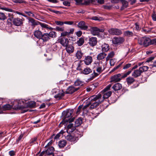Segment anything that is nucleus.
I'll list each match as a JSON object with an SVG mask.
<instances>
[{
	"mask_svg": "<svg viewBox=\"0 0 156 156\" xmlns=\"http://www.w3.org/2000/svg\"><path fill=\"white\" fill-rule=\"evenodd\" d=\"M73 112L74 110L73 109L71 110L69 109H67L62 112V114L64 119L59 124V127H61L62 125L64 124L65 125H66L68 122H71L73 121L74 118L70 119Z\"/></svg>",
	"mask_w": 156,
	"mask_h": 156,
	"instance_id": "f257e3e1",
	"label": "nucleus"
},
{
	"mask_svg": "<svg viewBox=\"0 0 156 156\" xmlns=\"http://www.w3.org/2000/svg\"><path fill=\"white\" fill-rule=\"evenodd\" d=\"M102 95L101 94H98L96 96H93L89 99L90 100L91 103L93 101L95 102L91 104L90 109H92L96 108L103 101V100L101 98Z\"/></svg>",
	"mask_w": 156,
	"mask_h": 156,
	"instance_id": "f03ea898",
	"label": "nucleus"
},
{
	"mask_svg": "<svg viewBox=\"0 0 156 156\" xmlns=\"http://www.w3.org/2000/svg\"><path fill=\"white\" fill-rule=\"evenodd\" d=\"M36 103L34 101H29L27 103L26 107L21 105L19 103L16 106H15L14 108L16 110H20L22 111L21 113H24L28 111V108H32L36 106Z\"/></svg>",
	"mask_w": 156,
	"mask_h": 156,
	"instance_id": "7ed1b4c3",
	"label": "nucleus"
},
{
	"mask_svg": "<svg viewBox=\"0 0 156 156\" xmlns=\"http://www.w3.org/2000/svg\"><path fill=\"white\" fill-rule=\"evenodd\" d=\"M130 72H127L124 73H119L114 75L111 76V82H116L119 81L122 79L126 77L129 74Z\"/></svg>",
	"mask_w": 156,
	"mask_h": 156,
	"instance_id": "20e7f679",
	"label": "nucleus"
},
{
	"mask_svg": "<svg viewBox=\"0 0 156 156\" xmlns=\"http://www.w3.org/2000/svg\"><path fill=\"white\" fill-rule=\"evenodd\" d=\"M149 67L147 66L140 67L138 69L135 70L133 72L132 76L135 78H137L140 76L142 73L147 71Z\"/></svg>",
	"mask_w": 156,
	"mask_h": 156,
	"instance_id": "39448f33",
	"label": "nucleus"
},
{
	"mask_svg": "<svg viewBox=\"0 0 156 156\" xmlns=\"http://www.w3.org/2000/svg\"><path fill=\"white\" fill-rule=\"evenodd\" d=\"M151 39L148 37L144 36L139 38L138 43L139 44L144 47H147L150 45Z\"/></svg>",
	"mask_w": 156,
	"mask_h": 156,
	"instance_id": "423d86ee",
	"label": "nucleus"
},
{
	"mask_svg": "<svg viewBox=\"0 0 156 156\" xmlns=\"http://www.w3.org/2000/svg\"><path fill=\"white\" fill-rule=\"evenodd\" d=\"M50 39L49 35L48 33H44L41 37V39L37 41V44L40 46H43L46 44L45 42Z\"/></svg>",
	"mask_w": 156,
	"mask_h": 156,
	"instance_id": "0eeeda50",
	"label": "nucleus"
},
{
	"mask_svg": "<svg viewBox=\"0 0 156 156\" xmlns=\"http://www.w3.org/2000/svg\"><path fill=\"white\" fill-rule=\"evenodd\" d=\"M109 34L117 36L120 35L122 34V30L116 28H112L108 30Z\"/></svg>",
	"mask_w": 156,
	"mask_h": 156,
	"instance_id": "6e6552de",
	"label": "nucleus"
},
{
	"mask_svg": "<svg viewBox=\"0 0 156 156\" xmlns=\"http://www.w3.org/2000/svg\"><path fill=\"white\" fill-rule=\"evenodd\" d=\"M77 27L81 30H88V24L83 21H81L77 25Z\"/></svg>",
	"mask_w": 156,
	"mask_h": 156,
	"instance_id": "1a4fd4ad",
	"label": "nucleus"
},
{
	"mask_svg": "<svg viewBox=\"0 0 156 156\" xmlns=\"http://www.w3.org/2000/svg\"><path fill=\"white\" fill-rule=\"evenodd\" d=\"M54 148L52 147H49L47 150L44 151V154H45V156H54Z\"/></svg>",
	"mask_w": 156,
	"mask_h": 156,
	"instance_id": "9d476101",
	"label": "nucleus"
},
{
	"mask_svg": "<svg viewBox=\"0 0 156 156\" xmlns=\"http://www.w3.org/2000/svg\"><path fill=\"white\" fill-rule=\"evenodd\" d=\"M28 19L29 23L33 28L34 27L36 26L39 24V22L35 20L33 18L29 17Z\"/></svg>",
	"mask_w": 156,
	"mask_h": 156,
	"instance_id": "9b49d317",
	"label": "nucleus"
},
{
	"mask_svg": "<svg viewBox=\"0 0 156 156\" xmlns=\"http://www.w3.org/2000/svg\"><path fill=\"white\" fill-rule=\"evenodd\" d=\"M58 40V42H60L63 46H67L69 44V41L68 38L65 37H62L59 38Z\"/></svg>",
	"mask_w": 156,
	"mask_h": 156,
	"instance_id": "f8f14e48",
	"label": "nucleus"
},
{
	"mask_svg": "<svg viewBox=\"0 0 156 156\" xmlns=\"http://www.w3.org/2000/svg\"><path fill=\"white\" fill-rule=\"evenodd\" d=\"M12 23L14 25L17 26L22 25L23 24V19L19 18H14L13 19Z\"/></svg>",
	"mask_w": 156,
	"mask_h": 156,
	"instance_id": "ddd939ff",
	"label": "nucleus"
},
{
	"mask_svg": "<svg viewBox=\"0 0 156 156\" xmlns=\"http://www.w3.org/2000/svg\"><path fill=\"white\" fill-rule=\"evenodd\" d=\"M124 40V38L122 37H115L114 38L113 42L114 44H120L122 43Z\"/></svg>",
	"mask_w": 156,
	"mask_h": 156,
	"instance_id": "4468645a",
	"label": "nucleus"
},
{
	"mask_svg": "<svg viewBox=\"0 0 156 156\" xmlns=\"http://www.w3.org/2000/svg\"><path fill=\"white\" fill-rule=\"evenodd\" d=\"M79 89V87L75 88L73 86H70L67 89L66 91V93L68 94H72L75 91H77Z\"/></svg>",
	"mask_w": 156,
	"mask_h": 156,
	"instance_id": "2eb2a0df",
	"label": "nucleus"
},
{
	"mask_svg": "<svg viewBox=\"0 0 156 156\" xmlns=\"http://www.w3.org/2000/svg\"><path fill=\"white\" fill-rule=\"evenodd\" d=\"M76 127L74 126L73 123H70L69 124L67 127V132L69 134H70L73 132L76 129Z\"/></svg>",
	"mask_w": 156,
	"mask_h": 156,
	"instance_id": "dca6fc26",
	"label": "nucleus"
},
{
	"mask_svg": "<svg viewBox=\"0 0 156 156\" xmlns=\"http://www.w3.org/2000/svg\"><path fill=\"white\" fill-rule=\"evenodd\" d=\"M97 43L96 37H92L89 40L88 43L91 46H94L96 45Z\"/></svg>",
	"mask_w": 156,
	"mask_h": 156,
	"instance_id": "f3484780",
	"label": "nucleus"
},
{
	"mask_svg": "<svg viewBox=\"0 0 156 156\" xmlns=\"http://www.w3.org/2000/svg\"><path fill=\"white\" fill-rule=\"evenodd\" d=\"M83 61L86 65H88L90 64L92 62V58L91 56H85Z\"/></svg>",
	"mask_w": 156,
	"mask_h": 156,
	"instance_id": "a211bd4d",
	"label": "nucleus"
},
{
	"mask_svg": "<svg viewBox=\"0 0 156 156\" xmlns=\"http://www.w3.org/2000/svg\"><path fill=\"white\" fill-rule=\"evenodd\" d=\"M111 91H109L107 92H103L101 93V92L99 94H101L102 96L101 98L104 100L105 99H107L112 94Z\"/></svg>",
	"mask_w": 156,
	"mask_h": 156,
	"instance_id": "6ab92c4d",
	"label": "nucleus"
},
{
	"mask_svg": "<svg viewBox=\"0 0 156 156\" xmlns=\"http://www.w3.org/2000/svg\"><path fill=\"white\" fill-rule=\"evenodd\" d=\"M65 138L67 140L71 142H76L77 141V138L76 137L72 136L70 134L67 135Z\"/></svg>",
	"mask_w": 156,
	"mask_h": 156,
	"instance_id": "aec40b11",
	"label": "nucleus"
},
{
	"mask_svg": "<svg viewBox=\"0 0 156 156\" xmlns=\"http://www.w3.org/2000/svg\"><path fill=\"white\" fill-rule=\"evenodd\" d=\"M83 60H80L78 64L77 67L76 68V69L77 71H80V72L81 73V71H82V68H83Z\"/></svg>",
	"mask_w": 156,
	"mask_h": 156,
	"instance_id": "412c9836",
	"label": "nucleus"
},
{
	"mask_svg": "<svg viewBox=\"0 0 156 156\" xmlns=\"http://www.w3.org/2000/svg\"><path fill=\"white\" fill-rule=\"evenodd\" d=\"M64 95L65 92L62 90L61 91H60L58 94H56L54 97L57 99L60 100Z\"/></svg>",
	"mask_w": 156,
	"mask_h": 156,
	"instance_id": "4be33fe9",
	"label": "nucleus"
},
{
	"mask_svg": "<svg viewBox=\"0 0 156 156\" xmlns=\"http://www.w3.org/2000/svg\"><path fill=\"white\" fill-rule=\"evenodd\" d=\"M90 30L94 35H98V28L96 27H91Z\"/></svg>",
	"mask_w": 156,
	"mask_h": 156,
	"instance_id": "5701e85b",
	"label": "nucleus"
},
{
	"mask_svg": "<svg viewBox=\"0 0 156 156\" xmlns=\"http://www.w3.org/2000/svg\"><path fill=\"white\" fill-rule=\"evenodd\" d=\"M92 70L89 67H87L81 71V74H83L85 75H88L92 72Z\"/></svg>",
	"mask_w": 156,
	"mask_h": 156,
	"instance_id": "b1692460",
	"label": "nucleus"
},
{
	"mask_svg": "<svg viewBox=\"0 0 156 156\" xmlns=\"http://www.w3.org/2000/svg\"><path fill=\"white\" fill-rule=\"evenodd\" d=\"M112 88L115 91L120 90L122 88V84L119 83L115 84L112 87Z\"/></svg>",
	"mask_w": 156,
	"mask_h": 156,
	"instance_id": "393cba45",
	"label": "nucleus"
},
{
	"mask_svg": "<svg viewBox=\"0 0 156 156\" xmlns=\"http://www.w3.org/2000/svg\"><path fill=\"white\" fill-rule=\"evenodd\" d=\"M66 47V50L68 53L71 54L74 51V48L72 45L68 44L67 46Z\"/></svg>",
	"mask_w": 156,
	"mask_h": 156,
	"instance_id": "a878e982",
	"label": "nucleus"
},
{
	"mask_svg": "<svg viewBox=\"0 0 156 156\" xmlns=\"http://www.w3.org/2000/svg\"><path fill=\"white\" fill-rule=\"evenodd\" d=\"M34 35L35 37L39 39L41 38L42 34L40 31L37 30L34 32Z\"/></svg>",
	"mask_w": 156,
	"mask_h": 156,
	"instance_id": "bb28decb",
	"label": "nucleus"
},
{
	"mask_svg": "<svg viewBox=\"0 0 156 156\" xmlns=\"http://www.w3.org/2000/svg\"><path fill=\"white\" fill-rule=\"evenodd\" d=\"M101 50L103 52L107 51L109 49V45L106 44H104L101 46Z\"/></svg>",
	"mask_w": 156,
	"mask_h": 156,
	"instance_id": "cd10ccee",
	"label": "nucleus"
},
{
	"mask_svg": "<svg viewBox=\"0 0 156 156\" xmlns=\"http://www.w3.org/2000/svg\"><path fill=\"white\" fill-rule=\"evenodd\" d=\"M135 81V80L134 78L131 76L127 77L126 79V81L127 84L128 85H130L133 83Z\"/></svg>",
	"mask_w": 156,
	"mask_h": 156,
	"instance_id": "c85d7f7f",
	"label": "nucleus"
},
{
	"mask_svg": "<svg viewBox=\"0 0 156 156\" xmlns=\"http://www.w3.org/2000/svg\"><path fill=\"white\" fill-rule=\"evenodd\" d=\"M107 54L104 52H101L99 54L97 57L98 60H100L104 58L106 56Z\"/></svg>",
	"mask_w": 156,
	"mask_h": 156,
	"instance_id": "c756f323",
	"label": "nucleus"
},
{
	"mask_svg": "<svg viewBox=\"0 0 156 156\" xmlns=\"http://www.w3.org/2000/svg\"><path fill=\"white\" fill-rule=\"evenodd\" d=\"M66 141L65 140H60L58 143V145L59 147L62 148L64 147L66 145Z\"/></svg>",
	"mask_w": 156,
	"mask_h": 156,
	"instance_id": "7c9ffc66",
	"label": "nucleus"
},
{
	"mask_svg": "<svg viewBox=\"0 0 156 156\" xmlns=\"http://www.w3.org/2000/svg\"><path fill=\"white\" fill-rule=\"evenodd\" d=\"M82 123V120L81 118H78L77 119L75 122V126L76 127H77L80 126Z\"/></svg>",
	"mask_w": 156,
	"mask_h": 156,
	"instance_id": "2f4dec72",
	"label": "nucleus"
},
{
	"mask_svg": "<svg viewBox=\"0 0 156 156\" xmlns=\"http://www.w3.org/2000/svg\"><path fill=\"white\" fill-rule=\"evenodd\" d=\"M124 35L125 36L130 37L133 36V34L132 31H126L124 32Z\"/></svg>",
	"mask_w": 156,
	"mask_h": 156,
	"instance_id": "473e14b6",
	"label": "nucleus"
},
{
	"mask_svg": "<svg viewBox=\"0 0 156 156\" xmlns=\"http://www.w3.org/2000/svg\"><path fill=\"white\" fill-rule=\"evenodd\" d=\"M12 108V106L9 104L4 105L2 107V109L3 110H9Z\"/></svg>",
	"mask_w": 156,
	"mask_h": 156,
	"instance_id": "72a5a7b5",
	"label": "nucleus"
},
{
	"mask_svg": "<svg viewBox=\"0 0 156 156\" xmlns=\"http://www.w3.org/2000/svg\"><path fill=\"white\" fill-rule=\"evenodd\" d=\"M99 75V74L96 73L95 72V71H94L93 73L91 74V76H90L89 79H88L89 80H92L95 77Z\"/></svg>",
	"mask_w": 156,
	"mask_h": 156,
	"instance_id": "f704fd0d",
	"label": "nucleus"
},
{
	"mask_svg": "<svg viewBox=\"0 0 156 156\" xmlns=\"http://www.w3.org/2000/svg\"><path fill=\"white\" fill-rule=\"evenodd\" d=\"M99 75V74L96 73L95 72V71H94L93 73L91 74V76H90L89 79H88L89 80H92L95 77Z\"/></svg>",
	"mask_w": 156,
	"mask_h": 156,
	"instance_id": "c9c22d12",
	"label": "nucleus"
},
{
	"mask_svg": "<svg viewBox=\"0 0 156 156\" xmlns=\"http://www.w3.org/2000/svg\"><path fill=\"white\" fill-rule=\"evenodd\" d=\"M120 1L122 5V7L126 8L128 7L129 3L126 0H120Z\"/></svg>",
	"mask_w": 156,
	"mask_h": 156,
	"instance_id": "e433bc0d",
	"label": "nucleus"
},
{
	"mask_svg": "<svg viewBox=\"0 0 156 156\" xmlns=\"http://www.w3.org/2000/svg\"><path fill=\"white\" fill-rule=\"evenodd\" d=\"M84 43V39L82 37H80L77 42V43L79 46L82 45Z\"/></svg>",
	"mask_w": 156,
	"mask_h": 156,
	"instance_id": "4c0bfd02",
	"label": "nucleus"
},
{
	"mask_svg": "<svg viewBox=\"0 0 156 156\" xmlns=\"http://www.w3.org/2000/svg\"><path fill=\"white\" fill-rule=\"evenodd\" d=\"M39 24L43 28H46V29H49L50 30H51L52 29V28L51 27H49V26L44 23H41L39 22Z\"/></svg>",
	"mask_w": 156,
	"mask_h": 156,
	"instance_id": "58836bf2",
	"label": "nucleus"
},
{
	"mask_svg": "<svg viewBox=\"0 0 156 156\" xmlns=\"http://www.w3.org/2000/svg\"><path fill=\"white\" fill-rule=\"evenodd\" d=\"M83 55V53L80 51H77L76 54V56L77 58L80 59Z\"/></svg>",
	"mask_w": 156,
	"mask_h": 156,
	"instance_id": "ea45409f",
	"label": "nucleus"
},
{
	"mask_svg": "<svg viewBox=\"0 0 156 156\" xmlns=\"http://www.w3.org/2000/svg\"><path fill=\"white\" fill-rule=\"evenodd\" d=\"M115 53L113 51L110 52L108 54V56L106 57V60L107 61L109 60L110 58L113 57Z\"/></svg>",
	"mask_w": 156,
	"mask_h": 156,
	"instance_id": "a19ab883",
	"label": "nucleus"
},
{
	"mask_svg": "<svg viewBox=\"0 0 156 156\" xmlns=\"http://www.w3.org/2000/svg\"><path fill=\"white\" fill-rule=\"evenodd\" d=\"M83 82L81 81L79 79H77L74 83V84L76 86L82 85Z\"/></svg>",
	"mask_w": 156,
	"mask_h": 156,
	"instance_id": "79ce46f5",
	"label": "nucleus"
},
{
	"mask_svg": "<svg viewBox=\"0 0 156 156\" xmlns=\"http://www.w3.org/2000/svg\"><path fill=\"white\" fill-rule=\"evenodd\" d=\"M51 48L53 51H56L58 49V47L57 44L55 43L51 46Z\"/></svg>",
	"mask_w": 156,
	"mask_h": 156,
	"instance_id": "37998d69",
	"label": "nucleus"
},
{
	"mask_svg": "<svg viewBox=\"0 0 156 156\" xmlns=\"http://www.w3.org/2000/svg\"><path fill=\"white\" fill-rule=\"evenodd\" d=\"M95 2V0H86L84 2V4L86 5H88L90 4H94Z\"/></svg>",
	"mask_w": 156,
	"mask_h": 156,
	"instance_id": "c03bdc74",
	"label": "nucleus"
},
{
	"mask_svg": "<svg viewBox=\"0 0 156 156\" xmlns=\"http://www.w3.org/2000/svg\"><path fill=\"white\" fill-rule=\"evenodd\" d=\"M55 30L57 31H63L64 30V27H60L58 26H56L55 28Z\"/></svg>",
	"mask_w": 156,
	"mask_h": 156,
	"instance_id": "a18cd8bd",
	"label": "nucleus"
},
{
	"mask_svg": "<svg viewBox=\"0 0 156 156\" xmlns=\"http://www.w3.org/2000/svg\"><path fill=\"white\" fill-rule=\"evenodd\" d=\"M6 19V16L2 12H0V20H4Z\"/></svg>",
	"mask_w": 156,
	"mask_h": 156,
	"instance_id": "49530a36",
	"label": "nucleus"
},
{
	"mask_svg": "<svg viewBox=\"0 0 156 156\" xmlns=\"http://www.w3.org/2000/svg\"><path fill=\"white\" fill-rule=\"evenodd\" d=\"M48 34L49 35V37L50 38L51 37L53 38L55 37L56 35L55 32L53 31L50 32L49 34Z\"/></svg>",
	"mask_w": 156,
	"mask_h": 156,
	"instance_id": "de8ad7c7",
	"label": "nucleus"
},
{
	"mask_svg": "<svg viewBox=\"0 0 156 156\" xmlns=\"http://www.w3.org/2000/svg\"><path fill=\"white\" fill-rule=\"evenodd\" d=\"M104 69H102L101 66H98L96 69V71L98 72L99 73V75L101 73Z\"/></svg>",
	"mask_w": 156,
	"mask_h": 156,
	"instance_id": "09e8293b",
	"label": "nucleus"
},
{
	"mask_svg": "<svg viewBox=\"0 0 156 156\" xmlns=\"http://www.w3.org/2000/svg\"><path fill=\"white\" fill-rule=\"evenodd\" d=\"M111 87V85L110 84L108 85L103 90L101 91V93L103 92H106L108 90L110 89Z\"/></svg>",
	"mask_w": 156,
	"mask_h": 156,
	"instance_id": "8fccbe9b",
	"label": "nucleus"
},
{
	"mask_svg": "<svg viewBox=\"0 0 156 156\" xmlns=\"http://www.w3.org/2000/svg\"><path fill=\"white\" fill-rule=\"evenodd\" d=\"M92 19L93 20H99L101 21L103 19V18L101 17H98L97 16H94L92 17Z\"/></svg>",
	"mask_w": 156,
	"mask_h": 156,
	"instance_id": "3c124183",
	"label": "nucleus"
},
{
	"mask_svg": "<svg viewBox=\"0 0 156 156\" xmlns=\"http://www.w3.org/2000/svg\"><path fill=\"white\" fill-rule=\"evenodd\" d=\"M150 67L151 69H154V67L156 68V60L152 64H151L150 65Z\"/></svg>",
	"mask_w": 156,
	"mask_h": 156,
	"instance_id": "603ef678",
	"label": "nucleus"
},
{
	"mask_svg": "<svg viewBox=\"0 0 156 156\" xmlns=\"http://www.w3.org/2000/svg\"><path fill=\"white\" fill-rule=\"evenodd\" d=\"M82 108V105H80L79 106L78 108L76 109V111L75 110V112H76V113L77 114H78L80 113V111L81 110V108Z\"/></svg>",
	"mask_w": 156,
	"mask_h": 156,
	"instance_id": "864d4df0",
	"label": "nucleus"
},
{
	"mask_svg": "<svg viewBox=\"0 0 156 156\" xmlns=\"http://www.w3.org/2000/svg\"><path fill=\"white\" fill-rule=\"evenodd\" d=\"M55 23L58 25L62 26L63 25L64 23V22H63L62 21H55Z\"/></svg>",
	"mask_w": 156,
	"mask_h": 156,
	"instance_id": "5fc2aeb1",
	"label": "nucleus"
},
{
	"mask_svg": "<svg viewBox=\"0 0 156 156\" xmlns=\"http://www.w3.org/2000/svg\"><path fill=\"white\" fill-rule=\"evenodd\" d=\"M25 12L29 16L34 17L35 16V15L31 12L25 11Z\"/></svg>",
	"mask_w": 156,
	"mask_h": 156,
	"instance_id": "6e6d98bb",
	"label": "nucleus"
},
{
	"mask_svg": "<svg viewBox=\"0 0 156 156\" xmlns=\"http://www.w3.org/2000/svg\"><path fill=\"white\" fill-rule=\"evenodd\" d=\"M150 45L152 44H156V39H151L150 42Z\"/></svg>",
	"mask_w": 156,
	"mask_h": 156,
	"instance_id": "4d7b16f0",
	"label": "nucleus"
},
{
	"mask_svg": "<svg viewBox=\"0 0 156 156\" xmlns=\"http://www.w3.org/2000/svg\"><path fill=\"white\" fill-rule=\"evenodd\" d=\"M69 34L68 32L65 31V32H62V33H61V36L65 37L66 36H69Z\"/></svg>",
	"mask_w": 156,
	"mask_h": 156,
	"instance_id": "13d9d810",
	"label": "nucleus"
},
{
	"mask_svg": "<svg viewBox=\"0 0 156 156\" xmlns=\"http://www.w3.org/2000/svg\"><path fill=\"white\" fill-rule=\"evenodd\" d=\"M63 4L66 6H70V2L69 1H65L63 2Z\"/></svg>",
	"mask_w": 156,
	"mask_h": 156,
	"instance_id": "bf43d9fd",
	"label": "nucleus"
},
{
	"mask_svg": "<svg viewBox=\"0 0 156 156\" xmlns=\"http://www.w3.org/2000/svg\"><path fill=\"white\" fill-rule=\"evenodd\" d=\"M13 2L16 3H22L25 2L23 0H13Z\"/></svg>",
	"mask_w": 156,
	"mask_h": 156,
	"instance_id": "052dcab7",
	"label": "nucleus"
},
{
	"mask_svg": "<svg viewBox=\"0 0 156 156\" xmlns=\"http://www.w3.org/2000/svg\"><path fill=\"white\" fill-rule=\"evenodd\" d=\"M131 64L130 63H128L127 64H126V65H125L123 68V69H127L129 68L130 67H131Z\"/></svg>",
	"mask_w": 156,
	"mask_h": 156,
	"instance_id": "680f3d73",
	"label": "nucleus"
},
{
	"mask_svg": "<svg viewBox=\"0 0 156 156\" xmlns=\"http://www.w3.org/2000/svg\"><path fill=\"white\" fill-rule=\"evenodd\" d=\"M154 57H151L147 58L146 62H149L151 61L152 60H153L154 59Z\"/></svg>",
	"mask_w": 156,
	"mask_h": 156,
	"instance_id": "e2e57ef3",
	"label": "nucleus"
},
{
	"mask_svg": "<svg viewBox=\"0 0 156 156\" xmlns=\"http://www.w3.org/2000/svg\"><path fill=\"white\" fill-rule=\"evenodd\" d=\"M64 23L66 24L72 25L73 24L74 22L72 21H65Z\"/></svg>",
	"mask_w": 156,
	"mask_h": 156,
	"instance_id": "0e129e2a",
	"label": "nucleus"
},
{
	"mask_svg": "<svg viewBox=\"0 0 156 156\" xmlns=\"http://www.w3.org/2000/svg\"><path fill=\"white\" fill-rule=\"evenodd\" d=\"M37 138L36 137H34L32 139H31L30 140V143L33 144L37 140Z\"/></svg>",
	"mask_w": 156,
	"mask_h": 156,
	"instance_id": "69168bd1",
	"label": "nucleus"
},
{
	"mask_svg": "<svg viewBox=\"0 0 156 156\" xmlns=\"http://www.w3.org/2000/svg\"><path fill=\"white\" fill-rule=\"evenodd\" d=\"M15 152L13 151H10L9 152V154L10 156H13L15 155Z\"/></svg>",
	"mask_w": 156,
	"mask_h": 156,
	"instance_id": "338daca9",
	"label": "nucleus"
},
{
	"mask_svg": "<svg viewBox=\"0 0 156 156\" xmlns=\"http://www.w3.org/2000/svg\"><path fill=\"white\" fill-rule=\"evenodd\" d=\"M82 34V32L80 30H79L76 32V35L78 37H80Z\"/></svg>",
	"mask_w": 156,
	"mask_h": 156,
	"instance_id": "774afa93",
	"label": "nucleus"
}]
</instances>
